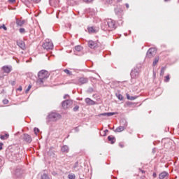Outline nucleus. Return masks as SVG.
I'll use <instances>...</instances> for the list:
<instances>
[{
    "label": "nucleus",
    "instance_id": "obj_1",
    "mask_svg": "<svg viewBox=\"0 0 179 179\" xmlns=\"http://www.w3.org/2000/svg\"><path fill=\"white\" fill-rule=\"evenodd\" d=\"M101 29L104 31L108 30L109 31L111 30H115L117 29V25H115V21L109 19L105 20L101 25Z\"/></svg>",
    "mask_w": 179,
    "mask_h": 179
},
{
    "label": "nucleus",
    "instance_id": "obj_2",
    "mask_svg": "<svg viewBox=\"0 0 179 179\" xmlns=\"http://www.w3.org/2000/svg\"><path fill=\"white\" fill-rule=\"evenodd\" d=\"M61 118L62 116L59 113L52 112L48 115V124H50V122H57Z\"/></svg>",
    "mask_w": 179,
    "mask_h": 179
},
{
    "label": "nucleus",
    "instance_id": "obj_3",
    "mask_svg": "<svg viewBox=\"0 0 179 179\" xmlns=\"http://www.w3.org/2000/svg\"><path fill=\"white\" fill-rule=\"evenodd\" d=\"M38 80H37V83H39V85H41V83H44V80L45 79H48V71L45 70H41L38 73Z\"/></svg>",
    "mask_w": 179,
    "mask_h": 179
},
{
    "label": "nucleus",
    "instance_id": "obj_4",
    "mask_svg": "<svg viewBox=\"0 0 179 179\" xmlns=\"http://www.w3.org/2000/svg\"><path fill=\"white\" fill-rule=\"evenodd\" d=\"M42 47H43V48H44V50H46L47 51H48V50H52V48H54V44L52 43L51 40L46 39L45 41V42L43 43V44L42 45Z\"/></svg>",
    "mask_w": 179,
    "mask_h": 179
},
{
    "label": "nucleus",
    "instance_id": "obj_5",
    "mask_svg": "<svg viewBox=\"0 0 179 179\" xmlns=\"http://www.w3.org/2000/svg\"><path fill=\"white\" fill-rule=\"evenodd\" d=\"M156 55V49L155 48H150L146 54L147 58H153Z\"/></svg>",
    "mask_w": 179,
    "mask_h": 179
},
{
    "label": "nucleus",
    "instance_id": "obj_6",
    "mask_svg": "<svg viewBox=\"0 0 179 179\" xmlns=\"http://www.w3.org/2000/svg\"><path fill=\"white\" fill-rule=\"evenodd\" d=\"M89 82V79L86 77H81L78 78V81L76 83V85H78V86H82V85H86Z\"/></svg>",
    "mask_w": 179,
    "mask_h": 179
},
{
    "label": "nucleus",
    "instance_id": "obj_7",
    "mask_svg": "<svg viewBox=\"0 0 179 179\" xmlns=\"http://www.w3.org/2000/svg\"><path fill=\"white\" fill-rule=\"evenodd\" d=\"M72 100H65L62 103V106L64 110H66V108H69L72 106Z\"/></svg>",
    "mask_w": 179,
    "mask_h": 179
},
{
    "label": "nucleus",
    "instance_id": "obj_8",
    "mask_svg": "<svg viewBox=\"0 0 179 179\" xmlns=\"http://www.w3.org/2000/svg\"><path fill=\"white\" fill-rule=\"evenodd\" d=\"M23 141H24L27 143H31V141H32L31 136L27 134H24Z\"/></svg>",
    "mask_w": 179,
    "mask_h": 179
},
{
    "label": "nucleus",
    "instance_id": "obj_9",
    "mask_svg": "<svg viewBox=\"0 0 179 179\" xmlns=\"http://www.w3.org/2000/svg\"><path fill=\"white\" fill-rule=\"evenodd\" d=\"M130 75L131 79H136L139 76V72L136 69H134L131 71Z\"/></svg>",
    "mask_w": 179,
    "mask_h": 179
},
{
    "label": "nucleus",
    "instance_id": "obj_10",
    "mask_svg": "<svg viewBox=\"0 0 179 179\" xmlns=\"http://www.w3.org/2000/svg\"><path fill=\"white\" fill-rule=\"evenodd\" d=\"M115 114H117L115 112L103 113L98 115V117H101V115L103 117H112V115H115Z\"/></svg>",
    "mask_w": 179,
    "mask_h": 179
},
{
    "label": "nucleus",
    "instance_id": "obj_11",
    "mask_svg": "<svg viewBox=\"0 0 179 179\" xmlns=\"http://www.w3.org/2000/svg\"><path fill=\"white\" fill-rule=\"evenodd\" d=\"M2 69L5 73H10L12 72V66H3Z\"/></svg>",
    "mask_w": 179,
    "mask_h": 179
},
{
    "label": "nucleus",
    "instance_id": "obj_12",
    "mask_svg": "<svg viewBox=\"0 0 179 179\" xmlns=\"http://www.w3.org/2000/svg\"><path fill=\"white\" fill-rule=\"evenodd\" d=\"M50 5H51V6H54L55 8H57L59 6V0H50Z\"/></svg>",
    "mask_w": 179,
    "mask_h": 179
},
{
    "label": "nucleus",
    "instance_id": "obj_13",
    "mask_svg": "<svg viewBox=\"0 0 179 179\" xmlns=\"http://www.w3.org/2000/svg\"><path fill=\"white\" fill-rule=\"evenodd\" d=\"M17 45L18 47H20V48H21V50H26V44L23 41H17Z\"/></svg>",
    "mask_w": 179,
    "mask_h": 179
},
{
    "label": "nucleus",
    "instance_id": "obj_14",
    "mask_svg": "<svg viewBox=\"0 0 179 179\" xmlns=\"http://www.w3.org/2000/svg\"><path fill=\"white\" fill-rule=\"evenodd\" d=\"M14 174L17 177V178H19V177H20V176L23 174V171L18 168L15 169V171H14Z\"/></svg>",
    "mask_w": 179,
    "mask_h": 179
},
{
    "label": "nucleus",
    "instance_id": "obj_15",
    "mask_svg": "<svg viewBox=\"0 0 179 179\" xmlns=\"http://www.w3.org/2000/svg\"><path fill=\"white\" fill-rule=\"evenodd\" d=\"M159 179H168L169 178V173L164 171L159 174Z\"/></svg>",
    "mask_w": 179,
    "mask_h": 179
},
{
    "label": "nucleus",
    "instance_id": "obj_16",
    "mask_svg": "<svg viewBox=\"0 0 179 179\" xmlns=\"http://www.w3.org/2000/svg\"><path fill=\"white\" fill-rule=\"evenodd\" d=\"M85 103L88 106H94V104H96V102L92 100V99H90V98H86Z\"/></svg>",
    "mask_w": 179,
    "mask_h": 179
},
{
    "label": "nucleus",
    "instance_id": "obj_17",
    "mask_svg": "<svg viewBox=\"0 0 179 179\" xmlns=\"http://www.w3.org/2000/svg\"><path fill=\"white\" fill-rule=\"evenodd\" d=\"M127 125H128V124L127 123V122H125L124 126H120V127H118L115 130V132H122V131H124V129H125V127H127Z\"/></svg>",
    "mask_w": 179,
    "mask_h": 179
},
{
    "label": "nucleus",
    "instance_id": "obj_18",
    "mask_svg": "<svg viewBox=\"0 0 179 179\" xmlns=\"http://www.w3.org/2000/svg\"><path fill=\"white\" fill-rule=\"evenodd\" d=\"M97 45V43L93 41H88V47H90V48H96Z\"/></svg>",
    "mask_w": 179,
    "mask_h": 179
},
{
    "label": "nucleus",
    "instance_id": "obj_19",
    "mask_svg": "<svg viewBox=\"0 0 179 179\" xmlns=\"http://www.w3.org/2000/svg\"><path fill=\"white\" fill-rule=\"evenodd\" d=\"M24 23H26V21L24 20H20L19 19H16L17 26H19L20 27H22V26H23V24H24Z\"/></svg>",
    "mask_w": 179,
    "mask_h": 179
},
{
    "label": "nucleus",
    "instance_id": "obj_20",
    "mask_svg": "<svg viewBox=\"0 0 179 179\" xmlns=\"http://www.w3.org/2000/svg\"><path fill=\"white\" fill-rule=\"evenodd\" d=\"M108 141H109V142H110V143L113 145V144L115 143V137H114L113 136H109L108 137Z\"/></svg>",
    "mask_w": 179,
    "mask_h": 179
},
{
    "label": "nucleus",
    "instance_id": "obj_21",
    "mask_svg": "<svg viewBox=\"0 0 179 179\" xmlns=\"http://www.w3.org/2000/svg\"><path fill=\"white\" fill-rule=\"evenodd\" d=\"M62 152H63L64 153H68V152H69V147H68V145L62 146Z\"/></svg>",
    "mask_w": 179,
    "mask_h": 179
},
{
    "label": "nucleus",
    "instance_id": "obj_22",
    "mask_svg": "<svg viewBox=\"0 0 179 179\" xmlns=\"http://www.w3.org/2000/svg\"><path fill=\"white\" fill-rule=\"evenodd\" d=\"M8 138H9L8 134H6L5 135H0V139H1V141H5V139H8Z\"/></svg>",
    "mask_w": 179,
    "mask_h": 179
},
{
    "label": "nucleus",
    "instance_id": "obj_23",
    "mask_svg": "<svg viewBox=\"0 0 179 179\" xmlns=\"http://www.w3.org/2000/svg\"><path fill=\"white\" fill-rule=\"evenodd\" d=\"M127 100H136V99H138V96H130L129 94H127Z\"/></svg>",
    "mask_w": 179,
    "mask_h": 179
},
{
    "label": "nucleus",
    "instance_id": "obj_24",
    "mask_svg": "<svg viewBox=\"0 0 179 179\" xmlns=\"http://www.w3.org/2000/svg\"><path fill=\"white\" fill-rule=\"evenodd\" d=\"M159 59H160L159 57L155 58L154 62L152 63L153 66H156V64H157V62H159Z\"/></svg>",
    "mask_w": 179,
    "mask_h": 179
},
{
    "label": "nucleus",
    "instance_id": "obj_25",
    "mask_svg": "<svg viewBox=\"0 0 179 179\" xmlns=\"http://www.w3.org/2000/svg\"><path fill=\"white\" fill-rule=\"evenodd\" d=\"M41 179H50V178L48 177V175L45 173H43L41 175Z\"/></svg>",
    "mask_w": 179,
    "mask_h": 179
},
{
    "label": "nucleus",
    "instance_id": "obj_26",
    "mask_svg": "<svg viewBox=\"0 0 179 179\" xmlns=\"http://www.w3.org/2000/svg\"><path fill=\"white\" fill-rule=\"evenodd\" d=\"M89 33H96V29L93 27L88 28Z\"/></svg>",
    "mask_w": 179,
    "mask_h": 179
},
{
    "label": "nucleus",
    "instance_id": "obj_27",
    "mask_svg": "<svg viewBox=\"0 0 179 179\" xmlns=\"http://www.w3.org/2000/svg\"><path fill=\"white\" fill-rule=\"evenodd\" d=\"M75 50H76V51H78L79 52L82 51L83 48L80 45H77L75 47Z\"/></svg>",
    "mask_w": 179,
    "mask_h": 179
},
{
    "label": "nucleus",
    "instance_id": "obj_28",
    "mask_svg": "<svg viewBox=\"0 0 179 179\" xmlns=\"http://www.w3.org/2000/svg\"><path fill=\"white\" fill-rule=\"evenodd\" d=\"M166 71V67H162L161 69V72H160V76H163L164 75V71Z\"/></svg>",
    "mask_w": 179,
    "mask_h": 179
},
{
    "label": "nucleus",
    "instance_id": "obj_29",
    "mask_svg": "<svg viewBox=\"0 0 179 179\" xmlns=\"http://www.w3.org/2000/svg\"><path fill=\"white\" fill-rule=\"evenodd\" d=\"M116 96L119 100H124V96L121 94H116Z\"/></svg>",
    "mask_w": 179,
    "mask_h": 179
},
{
    "label": "nucleus",
    "instance_id": "obj_30",
    "mask_svg": "<svg viewBox=\"0 0 179 179\" xmlns=\"http://www.w3.org/2000/svg\"><path fill=\"white\" fill-rule=\"evenodd\" d=\"M68 177H69V179H75L76 178V176L73 173L69 174Z\"/></svg>",
    "mask_w": 179,
    "mask_h": 179
},
{
    "label": "nucleus",
    "instance_id": "obj_31",
    "mask_svg": "<svg viewBox=\"0 0 179 179\" xmlns=\"http://www.w3.org/2000/svg\"><path fill=\"white\" fill-rule=\"evenodd\" d=\"M164 82H170V75H168L165 77Z\"/></svg>",
    "mask_w": 179,
    "mask_h": 179
},
{
    "label": "nucleus",
    "instance_id": "obj_32",
    "mask_svg": "<svg viewBox=\"0 0 179 179\" xmlns=\"http://www.w3.org/2000/svg\"><path fill=\"white\" fill-rule=\"evenodd\" d=\"M34 132L35 134V135H37V134H38V132H40V129L38 128H34Z\"/></svg>",
    "mask_w": 179,
    "mask_h": 179
},
{
    "label": "nucleus",
    "instance_id": "obj_33",
    "mask_svg": "<svg viewBox=\"0 0 179 179\" xmlns=\"http://www.w3.org/2000/svg\"><path fill=\"white\" fill-rule=\"evenodd\" d=\"M73 170H75V171H78L79 170V169H78V162H76L74 166H73Z\"/></svg>",
    "mask_w": 179,
    "mask_h": 179
},
{
    "label": "nucleus",
    "instance_id": "obj_34",
    "mask_svg": "<svg viewBox=\"0 0 179 179\" xmlns=\"http://www.w3.org/2000/svg\"><path fill=\"white\" fill-rule=\"evenodd\" d=\"M64 72H65V73H66L67 75H72V73L68 69H64Z\"/></svg>",
    "mask_w": 179,
    "mask_h": 179
},
{
    "label": "nucleus",
    "instance_id": "obj_35",
    "mask_svg": "<svg viewBox=\"0 0 179 179\" xmlns=\"http://www.w3.org/2000/svg\"><path fill=\"white\" fill-rule=\"evenodd\" d=\"M20 33H21V34L26 33V29H24V28H20Z\"/></svg>",
    "mask_w": 179,
    "mask_h": 179
},
{
    "label": "nucleus",
    "instance_id": "obj_36",
    "mask_svg": "<svg viewBox=\"0 0 179 179\" xmlns=\"http://www.w3.org/2000/svg\"><path fill=\"white\" fill-rule=\"evenodd\" d=\"M31 89V85H29L28 87H27V89L26 91H25V93L29 92Z\"/></svg>",
    "mask_w": 179,
    "mask_h": 179
},
{
    "label": "nucleus",
    "instance_id": "obj_37",
    "mask_svg": "<svg viewBox=\"0 0 179 179\" xmlns=\"http://www.w3.org/2000/svg\"><path fill=\"white\" fill-rule=\"evenodd\" d=\"M0 29H3V30H8V28L5 26V24H3L2 26L0 27Z\"/></svg>",
    "mask_w": 179,
    "mask_h": 179
},
{
    "label": "nucleus",
    "instance_id": "obj_38",
    "mask_svg": "<svg viewBox=\"0 0 179 179\" xmlns=\"http://www.w3.org/2000/svg\"><path fill=\"white\" fill-rule=\"evenodd\" d=\"M78 110H79V106H76L73 108V111H78Z\"/></svg>",
    "mask_w": 179,
    "mask_h": 179
},
{
    "label": "nucleus",
    "instance_id": "obj_39",
    "mask_svg": "<svg viewBox=\"0 0 179 179\" xmlns=\"http://www.w3.org/2000/svg\"><path fill=\"white\" fill-rule=\"evenodd\" d=\"M3 104H8V103H9V101L8 99H3Z\"/></svg>",
    "mask_w": 179,
    "mask_h": 179
},
{
    "label": "nucleus",
    "instance_id": "obj_40",
    "mask_svg": "<svg viewBox=\"0 0 179 179\" xmlns=\"http://www.w3.org/2000/svg\"><path fill=\"white\" fill-rule=\"evenodd\" d=\"M84 2H86L87 3H90V2H93V0H83Z\"/></svg>",
    "mask_w": 179,
    "mask_h": 179
},
{
    "label": "nucleus",
    "instance_id": "obj_41",
    "mask_svg": "<svg viewBox=\"0 0 179 179\" xmlns=\"http://www.w3.org/2000/svg\"><path fill=\"white\" fill-rule=\"evenodd\" d=\"M75 132H79V127H76L74 129Z\"/></svg>",
    "mask_w": 179,
    "mask_h": 179
},
{
    "label": "nucleus",
    "instance_id": "obj_42",
    "mask_svg": "<svg viewBox=\"0 0 179 179\" xmlns=\"http://www.w3.org/2000/svg\"><path fill=\"white\" fill-rule=\"evenodd\" d=\"M2 146H3V143H0V150H2V149H3Z\"/></svg>",
    "mask_w": 179,
    "mask_h": 179
},
{
    "label": "nucleus",
    "instance_id": "obj_43",
    "mask_svg": "<svg viewBox=\"0 0 179 179\" xmlns=\"http://www.w3.org/2000/svg\"><path fill=\"white\" fill-rule=\"evenodd\" d=\"M17 90H18L19 92H22V86H20Z\"/></svg>",
    "mask_w": 179,
    "mask_h": 179
},
{
    "label": "nucleus",
    "instance_id": "obj_44",
    "mask_svg": "<svg viewBox=\"0 0 179 179\" xmlns=\"http://www.w3.org/2000/svg\"><path fill=\"white\" fill-rule=\"evenodd\" d=\"M31 2H36V3H38V2L40 1V0H31Z\"/></svg>",
    "mask_w": 179,
    "mask_h": 179
},
{
    "label": "nucleus",
    "instance_id": "obj_45",
    "mask_svg": "<svg viewBox=\"0 0 179 179\" xmlns=\"http://www.w3.org/2000/svg\"><path fill=\"white\" fill-rule=\"evenodd\" d=\"M9 2L11 3H14V2H16V0H9Z\"/></svg>",
    "mask_w": 179,
    "mask_h": 179
},
{
    "label": "nucleus",
    "instance_id": "obj_46",
    "mask_svg": "<svg viewBox=\"0 0 179 179\" xmlns=\"http://www.w3.org/2000/svg\"><path fill=\"white\" fill-rule=\"evenodd\" d=\"M66 97H69V95L65 94V95L64 96V99H66Z\"/></svg>",
    "mask_w": 179,
    "mask_h": 179
},
{
    "label": "nucleus",
    "instance_id": "obj_47",
    "mask_svg": "<svg viewBox=\"0 0 179 179\" xmlns=\"http://www.w3.org/2000/svg\"><path fill=\"white\" fill-rule=\"evenodd\" d=\"M156 173H154L153 174H152V176L154 177V178H156Z\"/></svg>",
    "mask_w": 179,
    "mask_h": 179
},
{
    "label": "nucleus",
    "instance_id": "obj_48",
    "mask_svg": "<svg viewBox=\"0 0 179 179\" xmlns=\"http://www.w3.org/2000/svg\"><path fill=\"white\" fill-rule=\"evenodd\" d=\"M113 1H115V2H121V1L122 0H113Z\"/></svg>",
    "mask_w": 179,
    "mask_h": 179
},
{
    "label": "nucleus",
    "instance_id": "obj_49",
    "mask_svg": "<svg viewBox=\"0 0 179 179\" xmlns=\"http://www.w3.org/2000/svg\"><path fill=\"white\" fill-rule=\"evenodd\" d=\"M125 5H126V8H127V9H128V8H129V4L126 3Z\"/></svg>",
    "mask_w": 179,
    "mask_h": 179
},
{
    "label": "nucleus",
    "instance_id": "obj_50",
    "mask_svg": "<svg viewBox=\"0 0 179 179\" xmlns=\"http://www.w3.org/2000/svg\"><path fill=\"white\" fill-rule=\"evenodd\" d=\"M120 148H123V147H124V145L120 144Z\"/></svg>",
    "mask_w": 179,
    "mask_h": 179
},
{
    "label": "nucleus",
    "instance_id": "obj_51",
    "mask_svg": "<svg viewBox=\"0 0 179 179\" xmlns=\"http://www.w3.org/2000/svg\"><path fill=\"white\" fill-rule=\"evenodd\" d=\"M165 1V2H169V1H170V0H164Z\"/></svg>",
    "mask_w": 179,
    "mask_h": 179
},
{
    "label": "nucleus",
    "instance_id": "obj_52",
    "mask_svg": "<svg viewBox=\"0 0 179 179\" xmlns=\"http://www.w3.org/2000/svg\"><path fill=\"white\" fill-rule=\"evenodd\" d=\"M105 132H108V129L105 130Z\"/></svg>",
    "mask_w": 179,
    "mask_h": 179
},
{
    "label": "nucleus",
    "instance_id": "obj_53",
    "mask_svg": "<svg viewBox=\"0 0 179 179\" xmlns=\"http://www.w3.org/2000/svg\"><path fill=\"white\" fill-rule=\"evenodd\" d=\"M92 90H93V89H90V91H92Z\"/></svg>",
    "mask_w": 179,
    "mask_h": 179
},
{
    "label": "nucleus",
    "instance_id": "obj_54",
    "mask_svg": "<svg viewBox=\"0 0 179 179\" xmlns=\"http://www.w3.org/2000/svg\"><path fill=\"white\" fill-rule=\"evenodd\" d=\"M142 171V173H144V171Z\"/></svg>",
    "mask_w": 179,
    "mask_h": 179
}]
</instances>
